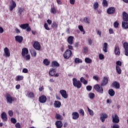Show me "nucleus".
<instances>
[{
  "instance_id": "42",
  "label": "nucleus",
  "mask_w": 128,
  "mask_h": 128,
  "mask_svg": "<svg viewBox=\"0 0 128 128\" xmlns=\"http://www.w3.org/2000/svg\"><path fill=\"white\" fill-rule=\"evenodd\" d=\"M84 22L86 24H90V18L88 17H85L84 19Z\"/></svg>"
},
{
  "instance_id": "5",
  "label": "nucleus",
  "mask_w": 128,
  "mask_h": 128,
  "mask_svg": "<svg viewBox=\"0 0 128 128\" xmlns=\"http://www.w3.org/2000/svg\"><path fill=\"white\" fill-rule=\"evenodd\" d=\"M6 98L8 104H12V102L14 100V98L10 94H6Z\"/></svg>"
},
{
  "instance_id": "59",
  "label": "nucleus",
  "mask_w": 128,
  "mask_h": 128,
  "mask_svg": "<svg viewBox=\"0 0 128 128\" xmlns=\"http://www.w3.org/2000/svg\"><path fill=\"white\" fill-rule=\"evenodd\" d=\"M68 48L69 50H74V47H72V45H68Z\"/></svg>"
},
{
  "instance_id": "21",
  "label": "nucleus",
  "mask_w": 128,
  "mask_h": 128,
  "mask_svg": "<svg viewBox=\"0 0 128 128\" xmlns=\"http://www.w3.org/2000/svg\"><path fill=\"white\" fill-rule=\"evenodd\" d=\"M74 36H70L68 38V40H67V42H68V44H69L72 45V44L73 42H74Z\"/></svg>"
},
{
  "instance_id": "13",
  "label": "nucleus",
  "mask_w": 128,
  "mask_h": 128,
  "mask_svg": "<svg viewBox=\"0 0 128 128\" xmlns=\"http://www.w3.org/2000/svg\"><path fill=\"white\" fill-rule=\"evenodd\" d=\"M33 46L35 50H40V44L38 42H34V44L33 45Z\"/></svg>"
},
{
  "instance_id": "12",
  "label": "nucleus",
  "mask_w": 128,
  "mask_h": 128,
  "mask_svg": "<svg viewBox=\"0 0 128 128\" xmlns=\"http://www.w3.org/2000/svg\"><path fill=\"white\" fill-rule=\"evenodd\" d=\"M114 12H116V8L114 7L109 8L107 10L108 14H114Z\"/></svg>"
},
{
  "instance_id": "10",
  "label": "nucleus",
  "mask_w": 128,
  "mask_h": 128,
  "mask_svg": "<svg viewBox=\"0 0 128 128\" xmlns=\"http://www.w3.org/2000/svg\"><path fill=\"white\" fill-rule=\"evenodd\" d=\"M60 92L61 96L64 98H68V95L66 93V90H62L60 91Z\"/></svg>"
},
{
  "instance_id": "52",
  "label": "nucleus",
  "mask_w": 128,
  "mask_h": 128,
  "mask_svg": "<svg viewBox=\"0 0 128 128\" xmlns=\"http://www.w3.org/2000/svg\"><path fill=\"white\" fill-rule=\"evenodd\" d=\"M11 122L12 124H16V120L14 118H11Z\"/></svg>"
},
{
  "instance_id": "47",
  "label": "nucleus",
  "mask_w": 128,
  "mask_h": 128,
  "mask_svg": "<svg viewBox=\"0 0 128 128\" xmlns=\"http://www.w3.org/2000/svg\"><path fill=\"white\" fill-rule=\"evenodd\" d=\"M44 28L46 30H50V28L48 27V24L47 23H45L44 24Z\"/></svg>"
},
{
  "instance_id": "48",
  "label": "nucleus",
  "mask_w": 128,
  "mask_h": 128,
  "mask_svg": "<svg viewBox=\"0 0 128 128\" xmlns=\"http://www.w3.org/2000/svg\"><path fill=\"white\" fill-rule=\"evenodd\" d=\"M31 54L33 56H36V50H32L31 51Z\"/></svg>"
},
{
  "instance_id": "43",
  "label": "nucleus",
  "mask_w": 128,
  "mask_h": 128,
  "mask_svg": "<svg viewBox=\"0 0 128 128\" xmlns=\"http://www.w3.org/2000/svg\"><path fill=\"white\" fill-rule=\"evenodd\" d=\"M74 62L76 64H80L82 62V60L78 58H75Z\"/></svg>"
},
{
  "instance_id": "18",
  "label": "nucleus",
  "mask_w": 128,
  "mask_h": 128,
  "mask_svg": "<svg viewBox=\"0 0 128 128\" xmlns=\"http://www.w3.org/2000/svg\"><path fill=\"white\" fill-rule=\"evenodd\" d=\"M55 124H56V127L57 128H62V121L57 120Z\"/></svg>"
},
{
  "instance_id": "63",
  "label": "nucleus",
  "mask_w": 128,
  "mask_h": 128,
  "mask_svg": "<svg viewBox=\"0 0 128 128\" xmlns=\"http://www.w3.org/2000/svg\"><path fill=\"white\" fill-rule=\"evenodd\" d=\"M88 42L90 46L92 45V38H89L88 40Z\"/></svg>"
},
{
  "instance_id": "45",
  "label": "nucleus",
  "mask_w": 128,
  "mask_h": 128,
  "mask_svg": "<svg viewBox=\"0 0 128 128\" xmlns=\"http://www.w3.org/2000/svg\"><path fill=\"white\" fill-rule=\"evenodd\" d=\"M99 59L100 60H104V55L102 54H99Z\"/></svg>"
},
{
  "instance_id": "15",
  "label": "nucleus",
  "mask_w": 128,
  "mask_h": 128,
  "mask_svg": "<svg viewBox=\"0 0 128 128\" xmlns=\"http://www.w3.org/2000/svg\"><path fill=\"white\" fill-rule=\"evenodd\" d=\"M114 52L116 56H120V47H118V46H115Z\"/></svg>"
},
{
  "instance_id": "14",
  "label": "nucleus",
  "mask_w": 128,
  "mask_h": 128,
  "mask_svg": "<svg viewBox=\"0 0 128 128\" xmlns=\"http://www.w3.org/2000/svg\"><path fill=\"white\" fill-rule=\"evenodd\" d=\"M80 118V114L78 112H73L72 113V120H78Z\"/></svg>"
},
{
  "instance_id": "38",
  "label": "nucleus",
  "mask_w": 128,
  "mask_h": 128,
  "mask_svg": "<svg viewBox=\"0 0 128 128\" xmlns=\"http://www.w3.org/2000/svg\"><path fill=\"white\" fill-rule=\"evenodd\" d=\"M84 61L86 64H91L92 62V60L88 58H86L84 59Z\"/></svg>"
},
{
  "instance_id": "30",
  "label": "nucleus",
  "mask_w": 128,
  "mask_h": 128,
  "mask_svg": "<svg viewBox=\"0 0 128 128\" xmlns=\"http://www.w3.org/2000/svg\"><path fill=\"white\" fill-rule=\"evenodd\" d=\"M108 94H110V96H114V94H116V92L114 90L110 89L108 90Z\"/></svg>"
},
{
  "instance_id": "64",
  "label": "nucleus",
  "mask_w": 128,
  "mask_h": 128,
  "mask_svg": "<svg viewBox=\"0 0 128 128\" xmlns=\"http://www.w3.org/2000/svg\"><path fill=\"white\" fill-rule=\"evenodd\" d=\"M58 4L62 5V0H56Z\"/></svg>"
},
{
  "instance_id": "60",
  "label": "nucleus",
  "mask_w": 128,
  "mask_h": 128,
  "mask_svg": "<svg viewBox=\"0 0 128 128\" xmlns=\"http://www.w3.org/2000/svg\"><path fill=\"white\" fill-rule=\"evenodd\" d=\"M15 126L16 128H20V124L18 122L16 124Z\"/></svg>"
},
{
  "instance_id": "34",
  "label": "nucleus",
  "mask_w": 128,
  "mask_h": 128,
  "mask_svg": "<svg viewBox=\"0 0 128 128\" xmlns=\"http://www.w3.org/2000/svg\"><path fill=\"white\" fill-rule=\"evenodd\" d=\"M43 64H44L46 66H50V62L48 59L46 58L44 60Z\"/></svg>"
},
{
  "instance_id": "17",
  "label": "nucleus",
  "mask_w": 128,
  "mask_h": 128,
  "mask_svg": "<svg viewBox=\"0 0 128 128\" xmlns=\"http://www.w3.org/2000/svg\"><path fill=\"white\" fill-rule=\"evenodd\" d=\"M108 114H102L100 118V120H101L102 122H104V120H106V118H108Z\"/></svg>"
},
{
  "instance_id": "32",
  "label": "nucleus",
  "mask_w": 128,
  "mask_h": 128,
  "mask_svg": "<svg viewBox=\"0 0 128 128\" xmlns=\"http://www.w3.org/2000/svg\"><path fill=\"white\" fill-rule=\"evenodd\" d=\"M78 28L82 32H83V34H86V31L84 30V26H82L79 25L78 26Z\"/></svg>"
},
{
  "instance_id": "6",
  "label": "nucleus",
  "mask_w": 128,
  "mask_h": 128,
  "mask_svg": "<svg viewBox=\"0 0 128 128\" xmlns=\"http://www.w3.org/2000/svg\"><path fill=\"white\" fill-rule=\"evenodd\" d=\"M9 6L10 10V12H12L14 8H16V4L14 0H12Z\"/></svg>"
},
{
  "instance_id": "39",
  "label": "nucleus",
  "mask_w": 128,
  "mask_h": 128,
  "mask_svg": "<svg viewBox=\"0 0 128 128\" xmlns=\"http://www.w3.org/2000/svg\"><path fill=\"white\" fill-rule=\"evenodd\" d=\"M94 93L90 92L88 94V97L90 100H94Z\"/></svg>"
},
{
  "instance_id": "35",
  "label": "nucleus",
  "mask_w": 128,
  "mask_h": 128,
  "mask_svg": "<svg viewBox=\"0 0 128 128\" xmlns=\"http://www.w3.org/2000/svg\"><path fill=\"white\" fill-rule=\"evenodd\" d=\"M27 96L32 98H34V92H28L27 94Z\"/></svg>"
},
{
  "instance_id": "1",
  "label": "nucleus",
  "mask_w": 128,
  "mask_h": 128,
  "mask_svg": "<svg viewBox=\"0 0 128 128\" xmlns=\"http://www.w3.org/2000/svg\"><path fill=\"white\" fill-rule=\"evenodd\" d=\"M72 82L73 86H75V88H82V82H80V81L78 80L76 78H74Z\"/></svg>"
},
{
  "instance_id": "50",
  "label": "nucleus",
  "mask_w": 128,
  "mask_h": 128,
  "mask_svg": "<svg viewBox=\"0 0 128 128\" xmlns=\"http://www.w3.org/2000/svg\"><path fill=\"white\" fill-rule=\"evenodd\" d=\"M79 113L80 114H82V116H84V110L82 109L79 110Z\"/></svg>"
},
{
  "instance_id": "51",
  "label": "nucleus",
  "mask_w": 128,
  "mask_h": 128,
  "mask_svg": "<svg viewBox=\"0 0 128 128\" xmlns=\"http://www.w3.org/2000/svg\"><path fill=\"white\" fill-rule=\"evenodd\" d=\"M112 128H120V125L118 124H114L112 126Z\"/></svg>"
},
{
  "instance_id": "20",
  "label": "nucleus",
  "mask_w": 128,
  "mask_h": 128,
  "mask_svg": "<svg viewBox=\"0 0 128 128\" xmlns=\"http://www.w3.org/2000/svg\"><path fill=\"white\" fill-rule=\"evenodd\" d=\"M15 40L16 42H18L20 44L22 42L23 38H22V36H16Z\"/></svg>"
},
{
  "instance_id": "8",
  "label": "nucleus",
  "mask_w": 128,
  "mask_h": 128,
  "mask_svg": "<svg viewBox=\"0 0 128 128\" xmlns=\"http://www.w3.org/2000/svg\"><path fill=\"white\" fill-rule=\"evenodd\" d=\"M4 56L6 58H10V49L8 48H4Z\"/></svg>"
},
{
  "instance_id": "28",
  "label": "nucleus",
  "mask_w": 128,
  "mask_h": 128,
  "mask_svg": "<svg viewBox=\"0 0 128 128\" xmlns=\"http://www.w3.org/2000/svg\"><path fill=\"white\" fill-rule=\"evenodd\" d=\"M112 86L118 90V88H120V83L114 82L112 83Z\"/></svg>"
},
{
  "instance_id": "16",
  "label": "nucleus",
  "mask_w": 128,
  "mask_h": 128,
  "mask_svg": "<svg viewBox=\"0 0 128 128\" xmlns=\"http://www.w3.org/2000/svg\"><path fill=\"white\" fill-rule=\"evenodd\" d=\"M124 48L125 51V56H128V43L124 42Z\"/></svg>"
},
{
  "instance_id": "19",
  "label": "nucleus",
  "mask_w": 128,
  "mask_h": 128,
  "mask_svg": "<svg viewBox=\"0 0 128 128\" xmlns=\"http://www.w3.org/2000/svg\"><path fill=\"white\" fill-rule=\"evenodd\" d=\"M62 106V103L60 101L56 100L54 102V108H60Z\"/></svg>"
},
{
  "instance_id": "62",
  "label": "nucleus",
  "mask_w": 128,
  "mask_h": 128,
  "mask_svg": "<svg viewBox=\"0 0 128 128\" xmlns=\"http://www.w3.org/2000/svg\"><path fill=\"white\" fill-rule=\"evenodd\" d=\"M109 34H114V30H112V28H110L109 29Z\"/></svg>"
},
{
  "instance_id": "11",
  "label": "nucleus",
  "mask_w": 128,
  "mask_h": 128,
  "mask_svg": "<svg viewBox=\"0 0 128 128\" xmlns=\"http://www.w3.org/2000/svg\"><path fill=\"white\" fill-rule=\"evenodd\" d=\"M39 102H40L41 104H44L46 102V96H44V95L40 96L39 98Z\"/></svg>"
},
{
  "instance_id": "24",
  "label": "nucleus",
  "mask_w": 128,
  "mask_h": 128,
  "mask_svg": "<svg viewBox=\"0 0 128 128\" xmlns=\"http://www.w3.org/2000/svg\"><path fill=\"white\" fill-rule=\"evenodd\" d=\"M122 28L124 30H128V22L123 21L122 22Z\"/></svg>"
},
{
  "instance_id": "53",
  "label": "nucleus",
  "mask_w": 128,
  "mask_h": 128,
  "mask_svg": "<svg viewBox=\"0 0 128 128\" xmlns=\"http://www.w3.org/2000/svg\"><path fill=\"white\" fill-rule=\"evenodd\" d=\"M8 114L10 116H14V112L12 110L8 111Z\"/></svg>"
},
{
  "instance_id": "54",
  "label": "nucleus",
  "mask_w": 128,
  "mask_h": 128,
  "mask_svg": "<svg viewBox=\"0 0 128 128\" xmlns=\"http://www.w3.org/2000/svg\"><path fill=\"white\" fill-rule=\"evenodd\" d=\"M116 66H122V62L117 61L116 62Z\"/></svg>"
},
{
  "instance_id": "44",
  "label": "nucleus",
  "mask_w": 128,
  "mask_h": 128,
  "mask_svg": "<svg viewBox=\"0 0 128 128\" xmlns=\"http://www.w3.org/2000/svg\"><path fill=\"white\" fill-rule=\"evenodd\" d=\"M87 108H88V110L90 116H94V111H92V110L90 109V108L88 107Z\"/></svg>"
},
{
  "instance_id": "40",
  "label": "nucleus",
  "mask_w": 128,
  "mask_h": 128,
  "mask_svg": "<svg viewBox=\"0 0 128 128\" xmlns=\"http://www.w3.org/2000/svg\"><path fill=\"white\" fill-rule=\"evenodd\" d=\"M52 66H60V64L56 61H54L52 62Z\"/></svg>"
},
{
  "instance_id": "41",
  "label": "nucleus",
  "mask_w": 128,
  "mask_h": 128,
  "mask_svg": "<svg viewBox=\"0 0 128 128\" xmlns=\"http://www.w3.org/2000/svg\"><path fill=\"white\" fill-rule=\"evenodd\" d=\"M50 12L51 14H56V9L54 6L51 8Z\"/></svg>"
},
{
  "instance_id": "26",
  "label": "nucleus",
  "mask_w": 128,
  "mask_h": 128,
  "mask_svg": "<svg viewBox=\"0 0 128 128\" xmlns=\"http://www.w3.org/2000/svg\"><path fill=\"white\" fill-rule=\"evenodd\" d=\"M56 69L51 68L50 70V71L49 72V74L53 76H54V74H56Z\"/></svg>"
},
{
  "instance_id": "23",
  "label": "nucleus",
  "mask_w": 128,
  "mask_h": 128,
  "mask_svg": "<svg viewBox=\"0 0 128 128\" xmlns=\"http://www.w3.org/2000/svg\"><path fill=\"white\" fill-rule=\"evenodd\" d=\"M1 118H2V120H3L6 122V120H8L6 113L5 112H2V114H1Z\"/></svg>"
},
{
  "instance_id": "27",
  "label": "nucleus",
  "mask_w": 128,
  "mask_h": 128,
  "mask_svg": "<svg viewBox=\"0 0 128 128\" xmlns=\"http://www.w3.org/2000/svg\"><path fill=\"white\" fill-rule=\"evenodd\" d=\"M100 5L98 4V2H94L93 4V8L94 10H98V7Z\"/></svg>"
},
{
  "instance_id": "46",
  "label": "nucleus",
  "mask_w": 128,
  "mask_h": 128,
  "mask_svg": "<svg viewBox=\"0 0 128 128\" xmlns=\"http://www.w3.org/2000/svg\"><path fill=\"white\" fill-rule=\"evenodd\" d=\"M52 26V28H58V24L56 22H53Z\"/></svg>"
},
{
  "instance_id": "2",
  "label": "nucleus",
  "mask_w": 128,
  "mask_h": 128,
  "mask_svg": "<svg viewBox=\"0 0 128 128\" xmlns=\"http://www.w3.org/2000/svg\"><path fill=\"white\" fill-rule=\"evenodd\" d=\"M72 52L70 50H66L64 53V54L63 56L66 60H68V58L72 56Z\"/></svg>"
},
{
  "instance_id": "9",
  "label": "nucleus",
  "mask_w": 128,
  "mask_h": 128,
  "mask_svg": "<svg viewBox=\"0 0 128 128\" xmlns=\"http://www.w3.org/2000/svg\"><path fill=\"white\" fill-rule=\"evenodd\" d=\"M112 122L115 124H118L120 122V118L116 114L114 115V116H112Z\"/></svg>"
},
{
  "instance_id": "31",
  "label": "nucleus",
  "mask_w": 128,
  "mask_h": 128,
  "mask_svg": "<svg viewBox=\"0 0 128 128\" xmlns=\"http://www.w3.org/2000/svg\"><path fill=\"white\" fill-rule=\"evenodd\" d=\"M55 118H56V120H64L62 116L60 114H56Z\"/></svg>"
},
{
  "instance_id": "25",
  "label": "nucleus",
  "mask_w": 128,
  "mask_h": 128,
  "mask_svg": "<svg viewBox=\"0 0 128 128\" xmlns=\"http://www.w3.org/2000/svg\"><path fill=\"white\" fill-rule=\"evenodd\" d=\"M28 54V50L26 48H24L22 49V55L23 56H24L26 54Z\"/></svg>"
},
{
  "instance_id": "55",
  "label": "nucleus",
  "mask_w": 128,
  "mask_h": 128,
  "mask_svg": "<svg viewBox=\"0 0 128 128\" xmlns=\"http://www.w3.org/2000/svg\"><path fill=\"white\" fill-rule=\"evenodd\" d=\"M86 88L88 92H90V90H92V86H86Z\"/></svg>"
},
{
  "instance_id": "7",
  "label": "nucleus",
  "mask_w": 128,
  "mask_h": 128,
  "mask_svg": "<svg viewBox=\"0 0 128 128\" xmlns=\"http://www.w3.org/2000/svg\"><path fill=\"white\" fill-rule=\"evenodd\" d=\"M108 84V78L106 76H104L103 78V80L100 84L102 86H106Z\"/></svg>"
},
{
  "instance_id": "56",
  "label": "nucleus",
  "mask_w": 128,
  "mask_h": 128,
  "mask_svg": "<svg viewBox=\"0 0 128 128\" xmlns=\"http://www.w3.org/2000/svg\"><path fill=\"white\" fill-rule=\"evenodd\" d=\"M96 32H97V34L99 36L100 38H102V31L98 30Z\"/></svg>"
},
{
  "instance_id": "4",
  "label": "nucleus",
  "mask_w": 128,
  "mask_h": 128,
  "mask_svg": "<svg viewBox=\"0 0 128 128\" xmlns=\"http://www.w3.org/2000/svg\"><path fill=\"white\" fill-rule=\"evenodd\" d=\"M20 28L26 30V32H30L32 28L29 26L28 24H22L20 26Z\"/></svg>"
},
{
  "instance_id": "37",
  "label": "nucleus",
  "mask_w": 128,
  "mask_h": 128,
  "mask_svg": "<svg viewBox=\"0 0 128 128\" xmlns=\"http://www.w3.org/2000/svg\"><path fill=\"white\" fill-rule=\"evenodd\" d=\"M116 70L118 74H122V69H120V66H116Z\"/></svg>"
},
{
  "instance_id": "58",
  "label": "nucleus",
  "mask_w": 128,
  "mask_h": 128,
  "mask_svg": "<svg viewBox=\"0 0 128 128\" xmlns=\"http://www.w3.org/2000/svg\"><path fill=\"white\" fill-rule=\"evenodd\" d=\"M114 27L116 28L118 27V22H114Z\"/></svg>"
},
{
  "instance_id": "3",
  "label": "nucleus",
  "mask_w": 128,
  "mask_h": 128,
  "mask_svg": "<svg viewBox=\"0 0 128 128\" xmlns=\"http://www.w3.org/2000/svg\"><path fill=\"white\" fill-rule=\"evenodd\" d=\"M94 90L99 92V94H104V88L98 84H96L94 86Z\"/></svg>"
},
{
  "instance_id": "22",
  "label": "nucleus",
  "mask_w": 128,
  "mask_h": 128,
  "mask_svg": "<svg viewBox=\"0 0 128 128\" xmlns=\"http://www.w3.org/2000/svg\"><path fill=\"white\" fill-rule=\"evenodd\" d=\"M122 16H123V20H124V22H128V13H126V12H123Z\"/></svg>"
},
{
  "instance_id": "61",
  "label": "nucleus",
  "mask_w": 128,
  "mask_h": 128,
  "mask_svg": "<svg viewBox=\"0 0 128 128\" xmlns=\"http://www.w3.org/2000/svg\"><path fill=\"white\" fill-rule=\"evenodd\" d=\"M28 70L27 68H24L22 70V72H24V74H28Z\"/></svg>"
},
{
  "instance_id": "29",
  "label": "nucleus",
  "mask_w": 128,
  "mask_h": 128,
  "mask_svg": "<svg viewBox=\"0 0 128 128\" xmlns=\"http://www.w3.org/2000/svg\"><path fill=\"white\" fill-rule=\"evenodd\" d=\"M102 50L104 52H108V43H104Z\"/></svg>"
},
{
  "instance_id": "49",
  "label": "nucleus",
  "mask_w": 128,
  "mask_h": 128,
  "mask_svg": "<svg viewBox=\"0 0 128 128\" xmlns=\"http://www.w3.org/2000/svg\"><path fill=\"white\" fill-rule=\"evenodd\" d=\"M102 5L104 6H108V2L106 0H103Z\"/></svg>"
},
{
  "instance_id": "57",
  "label": "nucleus",
  "mask_w": 128,
  "mask_h": 128,
  "mask_svg": "<svg viewBox=\"0 0 128 128\" xmlns=\"http://www.w3.org/2000/svg\"><path fill=\"white\" fill-rule=\"evenodd\" d=\"M70 4H72V6H74V4H76V0H70Z\"/></svg>"
},
{
  "instance_id": "33",
  "label": "nucleus",
  "mask_w": 128,
  "mask_h": 128,
  "mask_svg": "<svg viewBox=\"0 0 128 128\" xmlns=\"http://www.w3.org/2000/svg\"><path fill=\"white\" fill-rule=\"evenodd\" d=\"M22 80H24V76H18L16 78V82H20Z\"/></svg>"
},
{
  "instance_id": "36",
  "label": "nucleus",
  "mask_w": 128,
  "mask_h": 128,
  "mask_svg": "<svg viewBox=\"0 0 128 128\" xmlns=\"http://www.w3.org/2000/svg\"><path fill=\"white\" fill-rule=\"evenodd\" d=\"M18 14H19V16H22V12H24V8H18Z\"/></svg>"
}]
</instances>
